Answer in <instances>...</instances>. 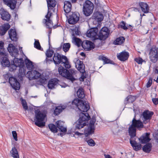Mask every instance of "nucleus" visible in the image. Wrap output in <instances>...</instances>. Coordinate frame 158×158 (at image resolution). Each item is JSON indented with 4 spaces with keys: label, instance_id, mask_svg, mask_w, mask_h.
<instances>
[{
    "label": "nucleus",
    "instance_id": "1",
    "mask_svg": "<svg viewBox=\"0 0 158 158\" xmlns=\"http://www.w3.org/2000/svg\"><path fill=\"white\" fill-rule=\"evenodd\" d=\"M143 127L142 122L140 120L136 119L135 116L132 120V123L128 128V132L131 136L130 142L134 149L137 151L141 149L142 145L139 143H137L134 138L136 136V128H142Z\"/></svg>",
    "mask_w": 158,
    "mask_h": 158
},
{
    "label": "nucleus",
    "instance_id": "2",
    "mask_svg": "<svg viewBox=\"0 0 158 158\" xmlns=\"http://www.w3.org/2000/svg\"><path fill=\"white\" fill-rule=\"evenodd\" d=\"M7 49L10 55L12 56L15 57L13 60V63L15 64L16 67H19L21 68L24 67V62L22 58L18 59L16 58L18 57L19 54L18 49L16 48L12 44H10L8 45Z\"/></svg>",
    "mask_w": 158,
    "mask_h": 158
},
{
    "label": "nucleus",
    "instance_id": "3",
    "mask_svg": "<svg viewBox=\"0 0 158 158\" xmlns=\"http://www.w3.org/2000/svg\"><path fill=\"white\" fill-rule=\"evenodd\" d=\"M48 11L47 15L45 16V19H44L43 23L46 25L47 28H51L53 27L52 21L50 19V17L52 13L51 12V10L52 8L55 7L56 4V2L55 0H47V1Z\"/></svg>",
    "mask_w": 158,
    "mask_h": 158
},
{
    "label": "nucleus",
    "instance_id": "4",
    "mask_svg": "<svg viewBox=\"0 0 158 158\" xmlns=\"http://www.w3.org/2000/svg\"><path fill=\"white\" fill-rule=\"evenodd\" d=\"M53 61L56 64H63L64 66L66 68L69 69L71 67L70 63L66 56L61 55L58 53L56 52L54 53Z\"/></svg>",
    "mask_w": 158,
    "mask_h": 158
},
{
    "label": "nucleus",
    "instance_id": "5",
    "mask_svg": "<svg viewBox=\"0 0 158 158\" xmlns=\"http://www.w3.org/2000/svg\"><path fill=\"white\" fill-rule=\"evenodd\" d=\"M59 74L63 77L70 80L72 82L75 80L74 76L75 74V71L73 69H71L69 70L60 66L59 67Z\"/></svg>",
    "mask_w": 158,
    "mask_h": 158
},
{
    "label": "nucleus",
    "instance_id": "6",
    "mask_svg": "<svg viewBox=\"0 0 158 158\" xmlns=\"http://www.w3.org/2000/svg\"><path fill=\"white\" fill-rule=\"evenodd\" d=\"M35 125L40 127H41L45 126V123L43 122L44 121L46 116V114L39 110H35Z\"/></svg>",
    "mask_w": 158,
    "mask_h": 158
},
{
    "label": "nucleus",
    "instance_id": "7",
    "mask_svg": "<svg viewBox=\"0 0 158 158\" xmlns=\"http://www.w3.org/2000/svg\"><path fill=\"white\" fill-rule=\"evenodd\" d=\"M80 118L77 122L76 126V129H80L86 125L85 121L90 119V117L88 113H81L80 114Z\"/></svg>",
    "mask_w": 158,
    "mask_h": 158
},
{
    "label": "nucleus",
    "instance_id": "8",
    "mask_svg": "<svg viewBox=\"0 0 158 158\" xmlns=\"http://www.w3.org/2000/svg\"><path fill=\"white\" fill-rule=\"evenodd\" d=\"M96 121L95 117L93 116L90 120L89 126L85 128L84 134L85 136L87 137L94 133L95 130L94 123Z\"/></svg>",
    "mask_w": 158,
    "mask_h": 158
},
{
    "label": "nucleus",
    "instance_id": "9",
    "mask_svg": "<svg viewBox=\"0 0 158 158\" xmlns=\"http://www.w3.org/2000/svg\"><path fill=\"white\" fill-rule=\"evenodd\" d=\"M94 5L90 1H86L83 6V11L85 15L88 16L91 14L93 11Z\"/></svg>",
    "mask_w": 158,
    "mask_h": 158
},
{
    "label": "nucleus",
    "instance_id": "10",
    "mask_svg": "<svg viewBox=\"0 0 158 158\" xmlns=\"http://www.w3.org/2000/svg\"><path fill=\"white\" fill-rule=\"evenodd\" d=\"M149 59L153 63H156L158 60V52L157 48L153 47L150 50L149 52Z\"/></svg>",
    "mask_w": 158,
    "mask_h": 158
},
{
    "label": "nucleus",
    "instance_id": "11",
    "mask_svg": "<svg viewBox=\"0 0 158 158\" xmlns=\"http://www.w3.org/2000/svg\"><path fill=\"white\" fill-rule=\"evenodd\" d=\"M110 31L106 27H102L100 30L98 34V39L101 40H105L108 37Z\"/></svg>",
    "mask_w": 158,
    "mask_h": 158
},
{
    "label": "nucleus",
    "instance_id": "12",
    "mask_svg": "<svg viewBox=\"0 0 158 158\" xmlns=\"http://www.w3.org/2000/svg\"><path fill=\"white\" fill-rule=\"evenodd\" d=\"M153 112L152 111H150L148 110L144 111L142 113V119L143 122L144 124L147 123L151 119Z\"/></svg>",
    "mask_w": 158,
    "mask_h": 158
},
{
    "label": "nucleus",
    "instance_id": "13",
    "mask_svg": "<svg viewBox=\"0 0 158 158\" xmlns=\"http://www.w3.org/2000/svg\"><path fill=\"white\" fill-rule=\"evenodd\" d=\"M98 30L97 27L91 28L87 31L86 35L88 37L93 40L98 39Z\"/></svg>",
    "mask_w": 158,
    "mask_h": 158
},
{
    "label": "nucleus",
    "instance_id": "14",
    "mask_svg": "<svg viewBox=\"0 0 158 158\" xmlns=\"http://www.w3.org/2000/svg\"><path fill=\"white\" fill-rule=\"evenodd\" d=\"M80 15L77 13H73L69 15L68 19V23L71 24H74L78 21L79 19Z\"/></svg>",
    "mask_w": 158,
    "mask_h": 158
},
{
    "label": "nucleus",
    "instance_id": "15",
    "mask_svg": "<svg viewBox=\"0 0 158 158\" xmlns=\"http://www.w3.org/2000/svg\"><path fill=\"white\" fill-rule=\"evenodd\" d=\"M9 82L13 89L16 90L19 89L20 88V83L15 78L13 77H10Z\"/></svg>",
    "mask_w": 158,
    "mask_h": 158
},
{
    "label": "nucleus",
    "instance_id": "16",
    "mask_svg": "<svg viewBox=\"0 0 158 158\" xmlns=\"http://www.w3.org/2000/svg\"><path fill=\"white\" fill-rule=\"evenodd\" d=\"M27 75L30 80H32L39 78L41 74L35 70H31L27 72Z\"/></svg>",
    "mask_w": 158,
    "mask_h": 158
},
{
    "label": "nucleus",
    "instance_id": "17",
    "mask_svg": "<svg viewBox=\"0 0 158 158\" xmlns=\"http://www.w3.org/2000/svg\"><path fill=\"white\" fill-rule=\"evenodd\" d=\"M75 66L77 70L82 74L85 73V66L83 62L79 59L76 60Z\"/></svg>",
    "mask_w": 158,
    "mask_h": 158
},
{
    "label": "nucleus",
    "instance_id": "18",
    "mask_svg": "<svg viewBox=\"0 0 158 158\" xmlns=\"http://www.w3.org/2000/svg\"><path fill=\"white\" fill-rule=\"evenodd\" d=\"M94 44L90 41L86 40L83 42L82 44V46L85 50L89 51L94 48Z\"/></svg>",
    "mask_w": 158,
    "mask_h": 158
},
{
    "label": "nucleus",
    "instance_id": "19",
    "mask_svg": "<svg viewBox=\"0 0 158 158\" xmlns=\"http://www.w3.org/2000/svg\"><path fill=\"white\" fill-rule=\"evenodd\" d=\"M89 103L85 101L82 100L80 105H79L78 109L81 111L87 112L89 109Z\"/></svg>",
    "mask_w": 158,
    "mask_h": 158
},
{
    "label": "nucleus",
    "instance_id": "20",
    "mask_svg": "<svg viewBox=\"0 0 158 158\" xmlns=\"http://www.w3.org/2000/svg\"><path fill=\"white\" fill-rule=\"evenodd\" d=\"M0 14L1 18L4 20L9 21L10 18V15L7 11H5L3 9L0 10Z\"/></svg>",
    "mask_w": 158,
    "mask_h": 158
},
{
    "label": "nucleus",
    "instance_id": "21",
    "mask_svg": "<svg viewBox=\"0 0 158 158\" xmlns=\"http://www.w3.org/2000/svg\"><path fill=\"white\" fill-rule=\"evenodd\" d=\"M129 53L126 51H123L117 55L118 59L121 61H124L127 60L129 56Z\"/></svg>",
    "mask_w": 158,
    "mask_h": 158
},
{
    "label": "nucleus",
    "instance_id": "22",
    "mask_svg": "<svg viewBox=\"0 0 158 158\" xmlns=\"http://www.w3.org/2000/svg\"><path fill=\"white\" fill-rule=\"evenodd\" d=\"M150 133H147L144 134L141 136L139 139L140 142L141 143H146L149 142L151 140L149 138Z\"/></svg>",
    "mask_w": 158,
    "mask_h": 158
},
{
    "label": "nucleus",
    "instance_id": "23",
    "mask_svg": "<svg viewBox=\"0 0 158 158\" xmlns=\"http://www.w3.org/2000/svg\"><path fill=\"white\" fill-rule=\"evenodd\" d=\"M8 34L9 38L12 41H16L17 40V33L15 29H10L8 31Z\"/></svg>",
    "mask_w": 158,
    "mask_h": 158
},
{
    "label": "nucleus",
    "instance_id": "24",
    "mask_svg": "<svg viewBox=\"0 0 158 158\" xmlns=\"http://www.w3.org/2000/svg\"><path fill=\"white\" fill-rule=\"evenodd\" d=\"M92 18L98 22H101L103 19V16L102 14L99 12H96L94 13Z\"/></svg>",
    "mask_w": 158,
    "mask_h": 158
},
{
    "label": "nucleus",
    "instance_id": "25",
    "mask_svg": "<svg viewBox=\"0 0 158 158\" xmlns=\"http://www.w3.org/2000/svg\"><path fill=\"white\" fill-rule=\"evenodd\" d=\"M10 26L8 23L4 24L0 27V34L2 36L5 35L7 31L9 29Z\"/></svg>",
    "mask_w": 158,
    "mask_h": 158
},
{
    "label": "nucleus",
    "instance_id": "26",
    "mask_svg": "<svg viewBox=\"0 0 158 158\" xmlns=\"http://www.w3.org/2000/svg\"><path fill=\"white\" fill-rule=\"evenodd\" d=\"M7 5L10 6L12 10L14 9L16 6V0H3Z\"/></svg>",
    "mask_w": 158,
    "mask_h": 158
},
{
    "label": "nucleus",
    "instance_id": "27",
    "mask_svg": "<svg viewBox=\"0 0 158 158\" xmlns=\"http://www.w3.org/2000/svg\"><path fill=\"white\" fill-rule=\"evenodd\" d=\"M72 5L70 2L68 1H65L64 3V9L66 13L70 12L71 10Z\"/></svg>",
    "mask_w": 158,
    "mask_h": 158
},
{
    "label": "nucleus",
    "instance_id": "28",
    "mask_svg": "<svg viewBox=\"0 0 158 158\" xmlns=\"http://www.w3.org/2000/svg\"><path fill=\"white\" fill-rule=\"evenodd\" d=\"M57 127L60 130V131L65 132L67 131V128L64 127V122L61 121H58L56 122Z\"/></svg>",
    "mask_w": 158,
    "mask_h": 158
},
{
    "label": "nucleus",
    "instance_id": "29",
    "mask_svg": "<svg viewBox=\"0 0 158 158\" xmlns=\"http://www.w3.org/2000/svg\"><path fill=\"white\" fill-rule=\"evenodd\" d=\"M139 5L143 12L145 13H147L149 12V7L146 3L141 2L139 3Z\"/></svg>",
    "mask_w": 158,
    "mask_h": 158
},
{
    "label": "nucleus",
    "instance_id": "30",
    "mask_svg": "<svg viewBox=\"0 0 158 158\" xmlns=\"http://www.w3.org/2000/svg\"><path fill=\"white\" fill-rule=\"evenodd\" d=\"M58 80L57 79H52L50 81L48 85L49 88L52 89L55 88L56 85L58 84Z\"/></svg>",
    "mask_w": 158,
    "mask_h": 158
},
{
    "label": "nucleus",
    "instance_id": "31",
    "mask_svg": "<svg viewBox=\"0 0 158 158\" xmlns=\"http://www.w3.org/2000/svg\"><path fill=\"white\" fill-rule=\"evenodd\" d=\"M66 108V106H60L56 107L54 110V114L55 115H59Z\"/></svg>",
    "mask_w": 158,
    "mask_h": 158
},
{
    "label": "nucleus",
    "instance_id": "32",
    "mask_svg": "<svg viewBox=\"0 0 158 158\" xmlns=\"http://www.w3.org/2000/svg\"><path fill=\"white\" fill-rule=\"evenodd\" d=\"M10 156L14 158H19V156L16 148L15 147H13L10 151Z\"/></svg>",
    "mask_w": 158,
    "mask_h": 158
},
{
    "label": "nucleus",
    "instance_id": "33",
    "mask_svg": "<svg viewBox=\"0 0 158 158\" xmlns=\"http://www.w3.org/2000/svg\"><path fill=\"white\" fill-rule=\"evenodd\" d=\"M152 144L151 143H148L145 145L142 148L143 150L146 153H149L151 150Z\"/></svg>",
    "mask_w": 158,
    "mask_h": 158
},
{
    "label": "nucleus",
    "instance_id": "34",
    "mask_svg": "<svg viewBox=\"0 0 158 158\" xmlns=\"http://www.w3.org/2000/svg\"><path fill=\"white\" fill-rule=\"evenodd\" d=\"M125 39L123 37H120L117 38L114 41V44L115 45H121L123 43Z\"/></svg>",
    "mask_w": 158,
    "mask_h": 158
},
{
    "label": "nucleus",
    "instance_id": "35",
    "mask_svg": "<svg viewBox=\"0 0 158 158\" xmlns=\"http://www.w3.org/2000/svg\"><path fill=\"white\" fill-rule=\"evenodd\" d=\"M98 59L100 60H102L103 61V64H105L112 63V61L110 59L102 55L100 56H99Z\"/></svg>",
    "mask_w": 158,
    "mask_h": 158
},
{
    "label": "nucleus",
    "instance_id": "36",
    "mask_svg": "<svg viewBox=\"0 0 158 158\" xmlns=\"http://www.w3.org/2000/svg\"><path fill=\"white\" fill-rule=\"evenodd\" d=\"M77 95L78 97L80 98H83L85 96L83 89L82 88H79L77 92Z\"/></svg>",
    "mask_w": 158,
    "mask_h": 158
},
{
    "label": "nucleus",
    "instance_id": "37",
    "mask_svg": "<svg viewBox=\"0 0 158 158\" xmlns=\"http://www.w3.org/2000/svg\"><path fill=\"white\" fill-rule=\"evenodd\" d=\"M26 65L27 68L29 70L32 69L33 67L32 62L28 59L25 60Z\"/></svg>",
    "mask_w": 158,
    "mask_h": 158
},
{
    "label": "nucleus",
    "instance_id": "38",
    "mask_svg": "<svg viewBox=\"0 0 158 158\" xmlns=\"http://www.w3.org/2000/svg\"><path fill=\"white\" fill-rule=\"evenodd\" d=\"M49 128L52 132L56 133L57 132V129L56 126L53 124H50L48 125Z\"/></svg>",
    "mask_w": 158,
    "mask_h": 158
},
{
    "label": "nucleus",
    "instance_id": "39",
    "mask_svg": "<svg viewBox=\"0 0 158 158\" xmlns=\"http://www.w3.org/2000/svg\"><path fill=\"white\" fill-rule=\"evenodd\" d=\"M70 47V44L69 43H64L63 45V49L65 52H68Z\"/></svg>",
    "mask_w": 158,
    "mask_h": 158
},
{
    "label": "nucleus",
    "instance_id": "40",
    "mask_svg": "<svg viewBox=\"0 0 158 158\" xmlns=\"http://www.w3.org/2000/svg\"><path fill=\"white\" fill-rule=\"evenodd\" d=\"M82 100H79L78 98L75 99L72 102V104L73 105H75L77 106L78 108L79 105L80 104Z\"/></svg>",
    "mask_w": 158,
    "mask_h": 158
},
{
    "label": "nucleus",
    "instance_id": "41",
    "mask_svg": "<svg viewBox=\"0 0 158 158\" xmlns=\"http://www.w3.org/2000/svg\"><path fill=\"white\" fill-rule=\"evenodd\" d=\"M85 141L87 142L88 144L90 146L93 147L96 144L94 141L92 139H86Z\"/></svg>",
    "mask_w": 158,
    "mask_h": 158
},
{
    "label": "nucleus",
    "instance_id": "42",
    "mask_svg": "<svg viewBox=\"0 0 158 158\" xmlns=\"http://www.w3.org/2000/svg\"><path fill=\"white\" fill-rule=\"evenodd\" d=\"M73 40L75 43L78 46L80 47L82 43V41L79 38L74 37Z\"/></svg>",
    "mask_w": 158,
    "mask_h": 158
},
{
    "label": "nucleus",
    "instance_id": "43",
    "mask_svg": "<svg viewBox=\"0 0 158 158\" xmlns=\"http://www.w3.org/2000/svg\"><path fill=\"white\" fill-rule=\"evenodd\" d=\"M46 79L45 78H39L37 81V84L40 85H42L46 83Z\"/></svg>",
    "mask_w": 158,
    "mask_h": 158
},
{
    "label": "nucleus",
    "instance_id": "44",
    "mask_svg": "<svg viewBox=\"0 0 158 158\" xmlns=\"http://www.w3.org/2000/svg\"><path fill=\"white\" fill-rule=\"evenodd\" d=\"M34 46L35 48L38 50H40L41 47L40 45V43L38 40H35V42L34 44Z\"/></svg>",
    "mask_w": 158,
    "mask_h": 158
},
{
    "label": "nucleus",
    "instance_id": "45",
    "mask_svg": "<svg viewBox=\"0 0 158 158\" xmlns=\"http://www.w3.org/2000/svg\"><path fill=\"white\" fill-rule=\"evenodd\" d=\"M50 48L49 47V49L47 50L46 53V55L47 57H51L54 53V51L52 50H50Z\"/></svg>",
    "mask_w": 158,
    "mask_h": 158
},
{
    "label": "nucleus",
    "instance_id": "46",
    "mask_svg": "<svg viewBox=\"0 0 158 158\" xmlns=\"http://www.w3.org/2000/svg\"><path fill=\"white\" fill-rule=\"evenodd\" d=\"M2 64L5 67H8L10 65L9 61L6 59V58H3L2 61Z\"/></svg>",
    "mask_w": 158,
    "mask_h": 158
},
{
    "label": "nucleus",
    "instance_id": "47",
    "mask_svg": "<svg viewBox=\"0 0 158 158\" xmlns=\"http://www.w3.org/2000/svg\"><path fill=\"white\" fill-rule=\"evenodd\" d=\"M9 70L10 71L12 72L16 69V66L13 62L9 66Z\"/></svg>",
    "mask_w": 158,
    "mask_h": 158
},
{
    "label": "nucleus",
    "instance_id": "48",
    "mask_svg": "<svg viewBox=\"0 0 158 158\" xmlns=\"http://www.w3.org/2000/svg\"><path fill=\"white\" fill-rule=\"evenodd\" d=\"M22 104L23 106V108L25 110L28 109V106L27 105V102L26 101L23 99H22L21 101Z\"/></svg>",
    "mask_w": 158,
    "mask_h": 158
},
{
    "label": "nucleus",
    "instance_id": "49",
    "mask_svg": "<svg viewBox=\"0 0 158 158\" xmlns=\"http://www.w3.org/2000/svg\"><path fill=\"white\" fill-rule=\"evenodd\" d=\"M135 60L139 64H141L144 61V60L140 57L135 58Z\"/></svg>",
    "mask_w": 158,
    "mask_h": 158
},
{
    "label": "nucleus",
    "instance_id": "50",
    "mask_svg": "<svg viewBox=\"0 0 158 158\" xmlns=\"http://www.w3.org/2000/svg\"><path fill=\"white\" fill-rule=\"evenodd\" d=\"M120 26L121 28L124 30H126L128 28L126 26L125 23L123 21L122 22Z\"/></svg>",
    "mask_w": 158,
    "mask_h": 158
},
{
    "label": "nucleus",
    "instance_id": "51",
    "mask_svg": "<svg viewBox=\"0 0 158 158\" xmlns=\"http://www.w3.org/2000/svg\"><path fill=\"white\" fill-rule=\"evenodd\" d=\"M152 79L151 78H150L146 84V86L147 88H149L151 86L152 84Z\"/></svg>",
    "mask_w": 158,
    "mask_h": 158
},
{
    "label": "nucleus",
    "instance_id": "52",
    "mask_svg": "<svg viewBox=\"0 0 158 158\" xmlns=\"http://www.w3.org/2000/svg\"><path fill=\"white\" fill-rule=\"evenodd\" d=\"M13 136L15 140L17 141L18 140L17 134L16 131H13L12 132Z\"/></svg>",
    "mask_w": 158,
    "mask_h": 158
},
{
    "label": "nucleus",
    "instance_id": "53",
    "mask_svg": "<svg viewBox=\"0 0 158 158\" xmlns=\"http://www.w3.org/2000/svg\"><path fill=\"white\" fill-rule=\"evenodd\" d=\"M0 55L3 56H5V52L4 47L0 48Z\"/></svg>",
    "mask_w": 158,
    "mask_h": 158
},
{
    "label": "nucleus",
    "instance_id": "54",
    "mask_svg": "<svg viewBox=\"0 0 158 158\" xmlns=\"http://www.w3.org/2000/svg\"><path fill=\"white\" fill-rule=\"evenodd\" d=\"M152 100L154 104L157 105L158 104V98H152Z\"/></svg>",
    "mask_w": 158,
    "mask_h": 158
},
{
    "label": "nucleus",
    "instance_id": "55",
    "mask_svg": "<svg viewBox=\"0 0 158 158\" xmlns=\"http://www.w3.org/2000/svg\"><path fill=\"white\" fill-rule=\"evenodd\" d=\"M4 43L3 42L0 41V48H3Z\"/></svg>",
    "mask_w": 158,
    "mask_h": 158
},
{
    "label": "nucleus",
    "instance_id": "56",
    "mask_svg": "<svg viewBox=\"0 0 158 158\" xmlns=\"http://www.w3.org/2000/svg\"><path fill=\"white\" fill-rule=\"evenodd\" d=\"M83 134V133H81L77 131H76L75 132V135H81Z\"/></svg>",
    "mask_w": 158,
    "mask_h": 158
},
{
    "label": "nucleus",
    "instance_id": "57",
    "mask_svg": "<svg viewBox=\"0 0 158 158\" xmlns=\"http://www.w3.org/2000/svg\"><path fill=\"white\" fill-rule=\"evenodd\" d=\"M104 156L105 158H112V157L109 155L104 154Z\"/></svg>",
    "mask_w": 158,
    "mask_h": 158
},
{
    "label": "nucleus",
    "instance_id": "58",
    "mask_svg": "<svg viewBox=\"0 0 158 158\" xmlns=\"http://www.w3.org/2000/svg\"><path fill=\"white\" fill-rule=\"evenodd\" d=\"M132 96H129L127 98V101L130 102V98H132Z\"/></svg>",
    "mask_w": 158,
    "mask_h": 158
},
{
    "label": "nucleus",
    "instance_id": "59",
    "mask_svg": "<svg viewBox=\"0 0 158 158\" xmlns=\"http://www.w3.org/2000/svg\"><path fill=\"white\" fill-rule=\"evenodd\" d=\"M22 49V47H20L19 49V51L20 52L21 55H22L23 54V52Z\"/></svg>",
    "mask_w": 158,
    "mask_h": 158
},
{
    "label": "nucleus",
    "instance_id": "60",
    "mask_svg": "<svg viewBox=\"0 0 158 158\" xmlns=\"http://www.w3.org/2000/svg\"><path fill=\"white\" fill-rule=\"evenodd\" d=\"M155 73L158 75V70L157 69H156L155 71Z\"/></svg>",
    "mask_w": 158,
    "mask_h": 158
},
{
    "label": "nucleus",
    "instance_id": "61",
    "mask_svg": "<svg viewBox=\"0 0 158 158\" xmlns=\"http://www.w3.org/2000/svg\"><path fill=\"white\" fill-rule=\"evenodd\" d=\"M79 33H80V32L79 31H78L77 30V31H75L76 34L77 35H79L80 34Z\"/></svg>",
    "mask_w": 158,
    "mask_h": 158
},
{
    "label": "nucleus",
    "instance_id": "62",
    "mask_svg": "<svg viewBox=\"0 0 158 158\" xmlns=\"http://www.w3.org/2000/svg\"><path fill=\"white\" fill-rule=\"evenodd\" d=\"M156 142L158 144V133L156 135Z\"/></svg>",
    "mask_w": 158,
    "mask_h": 158
},
{
    "label": "nucleus",
    "instance_id": "63",
    "mask_svg": "<svg viewBox=\"0 0 158 158\" xmlns=\"http://www.w3.org/2000/svg\"><path fill=\"white\" fill-rule=\"evenodd\" d=\"M81 55L82 56H85V54L83 52H81Z\"/></svg>",
    "mask_w": 158,
    "mask_h": 158
},
{
    "label": "nucleus",
    "instance_id": "64",
    "mask_svg": "<svg viewBox=\"0 0 158 158\" xmlns=\"http://www.w3.org/2000/svg\"><path fill=\"white\" fill-rule=\"evenodd\" d=\"M77 0H71L72 2H75Z\"/></svg>",
    "mask_w": 158,
    "mask_h": 158
}]
</instances>
